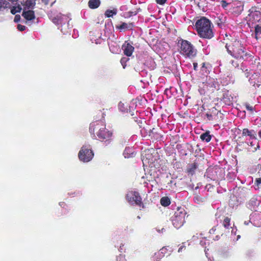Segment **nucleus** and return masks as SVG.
Masks as SVG:
<instances>
[{
  "mask_svg": "<svg viewBox=\"0 0 261 261\" xmlns=\"http://www.w3.org/2000/svg\"><path fill=\"white\" fill-rule=\"evenodd\" d=\"M129 60V59L128 58H122L121 60H120V62H121V65H122L123 66V68H125V67H126V62Z\"/></svg>",
  "mask_w": 261,
  "mask_h": 261,
  "instance_id": "33",
  "label": "nucleus"
},
{
  "mask_svg": "<svg viewBox=\"0 0 261 261\" xmlns=\"http://www.w3.org/2000/svg\"><path fill=\"white\" fill-rule=\"evenodd\" d=\"M186 212L184 208L178 207L171 217L172 225L176 228L181 227L185 222Z\"/></svg>",
  "mask_w": 261,
  "mask_h": 261,
  "instance_id": "3",
  "label": "nucleus"
},
{
  "mask_svg": "<svg viewBox=\"0 0 261 261\" xmlns=\"http://www.w3.org/2000/svg\"><path fill=\"white\" fill-rule=\"evenodd\" d=\"M240 236H238V238H240Z\"/></svg>",
  "mask_w": 261,
  "mask_h": 261,
  "instance_id": "63",
  "label": "nucleus"
},
{
  "mask_svg": "<svg viewBox=\"0 0 261 261\" xmlns=\"http://www.w3.org/2000/svg\"><path fill=\"white\" fill-rule=\"evenodd\" d=\"M261 172V165H260V169H259V172Z\"/></svg>",
  "mask_w": 261,
  "mask_h": 261,
  "instance_id": "59",
  "label": "nucleus"
},
{
  "mask_svg": "<svg viewBox=\"0 0 261 261\" xmlns=\"http://www.w3.org/2000/svg\"><path fill=\"white\" fill-rule=\"evenodd\" d=\"M21 8L19 7H13L11 10V12L13 14H15L17 12H20Z\"/></svg>",
  "mask_w": 261,
  "mask_h": 261,
  "instance_id": "34",
  "label": "nucleus"
},
{
  "mask_svg": "<svg viewBox=\"0 0 261 261\" xmlns=\"http://www.w3.org/2000/svg\"><path fill=\"white\" fill-rule=\"evenodd\" d=\"M230 219L228 217H226L224 219L223 221V226L226 228H228L230 226Z\"/></svg>",
  "mask_w": 261,
  "mask_h": 261,
  "instance_id": "31",
  "label": "nucleus"
},
{
  "mask_svg": "<svg viewBox=\"0 0 261 261\" xmlns=\"http://www.w3.org/2000/svg\"><path fill=\"white\" fill-rule=\"evenodd\" d=\"M209 241L205 238L201 240L200 242V244L205 248L206 247V245H209Z\"/></svg>",
  "mask_w": 261,
  "mask_h": 261,
  "instance_id": "32",
  "label": "nucleus"
},
{
  "mask_svg": "<svg viewBox=\"0 0 261 261\" xmlns=\"http://www.w3.org/2000/svg\"><path fill=\"white\" fill-rule=\"evenodd\" d=\"M197 167H198V165L196 163H193L191 164H189L187 167V172L189 174H191V175H192L195 173V171H196V169L197 168Z\"/></svg>",
  "mask_w": 261,
  "mask_h": 261,
  "instance_id": "19",
  "label": "nucleus"
},
{
  "mask_svg": "<svg viewBox=\"0 0 261 261\" xmlns=\"http://www.w3.org/2000/svg\"><path fill=\"white\" fill-rule=\"evenodd\" d=\"M231 63L232 65V66L234 67H237L239 66V63L236 62L235 61H231Z\"/></svg>",
  "mask_w": 261,
  "mask_h": 261,
  "instance_id": "43",
  "label": "nucleus"
},
{
  "mask_svg": "<svg viewBox=\"0 0 261 261\" xmlns=\"http://www.w3.org/2000/svg\"><path fill=\"white\" fill-rule=\"evenodd\" d=\"M249 137H250V140H252L254 141L255 142H257L256 134L254 130L252 134H251V135Z\"/></svg>",
  "mask_w": 261,
  "mask_h": 261,
  "instance_id": "36",
  "label": "nucleus"
},
{
  "mask_svg": "<svg viewBox=\"0 0 261 261\" xmlns=\"http://www.w3.org/2000/svg\"><path fill=\"white\" fill-rule=\"evenodd\" d=\"M22 15L28 20H32L35 17L34 12L32 10H27V8L23 10Z\"/></svg>",
  "mask_w": 261,
  "mask_h": 261,
  "instance_id": "16",
  "label": "nucleus"
},
{
  "mask_svg": "<svg viewBox=\"0 0 261 261\" xmlns=\"http://www.w3.org/2000/svg\"><path fill=\"white\" fill-rule=\"evenodd\" d=\"M152 261H154V258L152 259ZM156 261H161L160 260H158Z\"/></svg>",
  "mask_w": 261,
  "mask_h": 261,
  "instance_id": "61",
  "label": "nucleus"
},
{
  "mask_svg": "<svg viewBox=\"0 0 261 261\" xmlns=\"http://www.w3.org/2000/svg\"><path fill=\"white\" fill-rule=\"evenodd\" d=\"M260 199L257 196H253L247 203V207L251 211H256V208L259 205Z\"/></svg>",
  "mask_w": 261,
  "mask_h": 261,
  "instance_id": "12",
  "label": "nucleus"
},
{
  "mask_svg": "<svg viewBox=\"0 0 261 261\" xmlns=\"http://www.w3.org/2000/svg\"><path fill=\"white\" fill-rule=\"evenodd\" d=\"M211 25V21L205 17L201 18L195 23V27L199 35L206 39H211L214 36Z\"/></svg>",
  "mask_w": 261,
  "mask_h": 261,
  "instance_id": "1",
  "label": "nucleus"
},
{
  "mask_svg": "<svg viewBox=\"0 0 261 261\" xmlns=\"http://www.w3.org/2000/svg\"><path fill=\"white\" fill-rule=\"evenodd\" d=\"M236 231H237V228H232L231 233L232 234H234L235 235L236 233Z\"/></svg>",
  "mask_w": 261,
  "mask_h": 261,
  "instance_id": "47",
  "label": "nucleus"
},
{
  "mask_svg": "<svg viewBox=\"0 0 261 261\" xmlns=\"http://www.w3.org/2000/svg\"><path fill=\"white\" fill-rule=\"evenodd\" d=\"M42 1L44 2L45 3V4H47V2H46V0H42Z\"/></svg>",
  "mask_w": 261,
  "mask_h": 261,
  "instance_id": "57",
  "label": "nucleus"
},
{
  "mask_svg": "<svg viewBox=\"0 0 261 261\" xmlns=\"http://www.w3.org/2000/svg\"><path fill=\"white\" fill-rule=\"evenodd\" d=\"M237 97L234 96L232 93L229 91H224L223 94L222 100L225 105L230 106L233 101L236 100Z\"/></svg>",
  "mask_w": 261,
  "mask_h": 261,
  "instance_id": "11",
  "label": "nucleus"
},
{
  "mask_svg": "<svg viewBox=\"0 0 261 261\" xmlns=\"http://www.w3.org/2000/svg\"><path fill=\"white\" fill-rule=\"evenodd\" d=\"M100 133L101 134L100 136L99 135L97 136L98 139L103 142L106 145L109 144L112 140V132L107 129L105 125V126L102 128L101 132Z\"/></svg>",
  "mask_w": 261,
  "mask_h": 261,
  "instance_id": "9",
  "label": "nucleus"
},
{
  "mask_svg": "<svg viewBox=\"0 0 261 261\" xmlns=\"http://www.w3.org/2000/svg\"><path fill=\"white\" fill-rule=\"evenodd\" d=\"M221 3L222 7L223 8H226L228 5V3L225 1H224V0H222Z\"/></svg>",
  "mask_w": 261,
  "mask_h": 261,
  "instance_id": "41",
  "label": "nucleus"
},
{
  "mask_svg": "<svg viewBox=\"0 0 261 261\" xmlns=\"http://www.w3.org/2000/svg\"><path fill=\"white\" fill-rule=\"evenodd\" d=\"M48 16L54 24L57 25H61L62 28L60 29V27H59V29L61 30V31L64 34L68 33V30L69 29V21L70 19H69L68 16L62 15L61 13L54 15L49 14Z\"/></svg>",
  "mask_w": 261,
  "mask_h": 261,
  "instance_id": "2",
  "label": "nucleus"
},
{
  "mask_svg": "<svg viewBox=\"0 0 261 261\" xmlns=\"http://www.w3.org/2000/svg\"><path fill=\"white\" fill-rule=\"evenodd\" d=\"M17 29L20 31H23L25 30L26 27L24 25L19 24H18V25H17Z\"/></svg>",
  "mask_w": 261,
  "mask_h": 261,
  "instance_id": "38",
  "label": "nucleus"
},
{
  "mask_svg": "<svg viewBox=\"0 0 261 261\" xmlns=\"http://www.w3.org/2000/svg\"><path fill=\"white\" fill-rule=\"evenodd\" d=\"M117 261H126L124 256L120 255L117 257Z\"/></svg>",
  "mask_w": 261,
  "mask_h": 261,
  "instance_id": "39",
  "label": "nucleus"
},
{
  "mask_svg": "<svg viewBox=\"0 0 261 261\" xmlns=\"http://www.w3.org/2000/svg\"><path fill=\"white\" fill-rule=\"evenodd\" d=\"M193 200L195 203L198 204H201L204 202V201H205V198L204 197H202L201 196L197 194L195 191Z\"/></svg>",
  "mask_w": 261,
  "mask_h": 261,
  "instance_id": "18",
  "label": "nucleus"
},
{
  "mask_svg": "<svg viewBox=\"0 0 261 261\" xmlns=\"http://www.w3.org/2000/svg\"><path fill=\"white\" fill-rule=\"evenodd\" d=\"M204 252H205V254L206 256L207 257H208V256H207V250H206V249H205V250H204Z\"/></svg>",
  "mask_w": 261,
  "mask_h": 261,
  "instance_id": "55",
  "label": "nucleus"
},
{
  "mask_svg": "<svg viewBox=\"0 0 261 261\" xmlns=\"http://www.w3.org/2000/svg\"><path fill=\"white\" fill-rule=\"evenodd\" d=\"M134 24L133 23H127L125 22H122L119 25L116 26V28L120 30L121 31H125L126 30H132Z\"/></svg>",
  "mask_w": 261,
  "mask_h": 261,
  "instance_id": "17",
  "label": "nucleus"
},
{
  "mask_svg": "<svg viewBox=\"0 0 261 261\" xmlns=\"http://www.w3.org/2000/svg\"><path fill=\"white\" fill-rule=\"evenodd\" d=\"M146 177L147 178V180H148V181H150L152 178V177H151V175H150V177L147 176Z\"/></svg>",
  "mask_w": 261,
  "mask_h": 261,
  "instance_id": "54",
  "label": "nucleus"
},
{
  "mask_svg": "<svg viewBox=\"0 0 261 261\" xmlns=\"http://www.w3.org/2000/svg\"><path fill=\"white\" fill-rule=\"evenodd\" d=\"M93 156V151L92 150L90 145L88 144L84 145L78 153L79 160L84 163L90 162L92 160Z\"/></svg>",
  "mask_w": 261,
  "mask_h": 261,
  "instance_id": "5",
  "label": "nucleus"
},
{
  "mask_svg": "<svg viewBox=\"0 0 261 261\" xmlns=\"http://www.w3.org/2000/svg\"><path fill=\"white\" fill-rule=\"evenodd\" d=\"M142 161L144 167L148 166L151 168L154 166L153 165V159L151 156L150 150L144 151L142 154Z\"/></svg>",
  "mask_w": 261,
  "mask_h": 261,
  "instance_id": "10",
  "label": "nucleus"
},
{
  "mask_svg": "<svg viewBox=\"0 0 261 261\" xmlns=\"http://www.w3.org/2000/svg\"><path fill=\"white\" fill-rule=\"evenodd\" d=\"M193 66H194V70H197V66H198L197 63H193Z\"/></svg>",
  "mask_w": 261,
  "mask_h": 261,
  "instance_id": "49",
  "label": "nucleus"
},
{
  "mask_svg": "<svg viewBox=\"0 0 261 261\" xmlns=\"http://www.w3.org/2000/svg\"><path fill=\"white\" fill-rule=\"evenodd\" d=\"M203 84L204 85L203 88L207 89L208 88L216 89L219 86L217 80L211 77H207L205 82Z\"/></svg>",
  "mask_w": 261,
  "mask_h": 261,
  "instance_id": "13",
  "label": "nucleus"
},
{
  "mask_svg": "<svg viewBox=\"0 0 261 261\" xmlns=\"http://www.w3.org/2000/svg\"><path fill=\"white\" fill-rule=\"evenodd\" d=\"M123 245H122V246H120V247H119V250L120 251V252H122V250H123Z\"/></svg>",
  "mask_w": 261,
  "mask_h": 261,
  "instance_id": "51",
  "label": "nucleus"
},
{
  "mask_svg": "<svg viewBox=\"0 0 261 261\" xmlns=\"http://www.w3.org/2000/svg\"><path fill=\"white\" fill-rule=\"evenodd\" d=\"M122 49L125 55L130 57L134 50V47L128 42L125 41L122 46Z\"/></svg>",
  "mask_w": 261,
  "mask_h": 261,
  "instance_id": "14",
  "label": "nucleus"
},
{
  "mask_svg": "<svg viewBox=\"0 0 261 261\" xmlns=\"http://www.w3.org/2000/svg\"><path fill=\"white\" fill-rule=\"evenodd\" d=\"M254 130H249L248 128H244L242 130V135L243 136H249L253 133Z\"/></svg>",
  "mask_w": 261,
  "mask_h": 261,
  "instance_id": "28",
  "label": "nucleus"
},
{
  "mask_svg": "<svg viewBox=\"0 0 261 261\" xmlns=\"http://www.w3.org/2000/svg\"><path fill=\"white\" fill-rule=\"evenodd\" d=\"M164 230V228H162V231H163Z\"/></svg>",
  "mask_w": 261,
  "mask_h": 261,
  "instance_id": "64",
  "label": "nucleus"
},
{
  "mask_svg": "<svg viewBox=\"0 0 261 261\" xmlns=\"http://www.w3.org/2000/svg\"><path fill=\"white\" fill-rule=\"evenodd\" d=\"M105 123L102 120H97L92 122L90 123L89 126V132L91 135H93V137H95V134L96 136L99 135H101L100 133L101 132L102 128L105 125Z\"/></svg>",
  "mask_w": 261,
  "mask_h": 261,
  "instance_id": "8",
  "label": "nucleus"
},
{
  "mask_svg": "<svg viewBox=\"0 0 261 261\" xmlns=\"http://www.w3.org/2000/svg\"><path fill=\"white\" fill-rule=\"evenodd\" d=\"M117 10L116 9H114L113 10H107L105 12V15L107 17H113L114 15H116L117 14Z\"/></svg>",
  "mask_w": 261,
  "mask_h": 261,
  "instance_id": "26",
  "label": "nucleus"
},
{
  "mask_svg": "<svg viewBox=\"0 0 261 261\" xmlns=\"http://www.w3.org/2000/svg\"><path fill=\"white\" fill-rule=\"evenodd\" d=\"M254 188L255 190L261 189V178H257L254 181Z\"/></svg>",
  "mask_w": 261,
  "mask_h": 261,
  "instance_id": "27",
  "label": "nucleus"
},
{
  "mask_svg": "<svg viewBox=\"0 0 261 261\" xmlns=\"http://www.w3.org/2000/svg\"><path fill=\"white\" fill-rule=\"evenodd\" d=\"M198 188V187H196L195 189V190H196Z\"/></svg>",
  "mask_w": 261,
  "mask_h": 261,
  "instance_id": "60",
  "label": "nucleus"
},
{
  "mask_svg": "<svg viewBox=\"0 0 261 261\" xmlns=\"http://www.w3.org/2000/svg\"><path fill=\"white\" fill-rule=\"evenodd\" d=\"M126 199L132 205H138L140 207L142 205V199L139 193L136 191H130L126 195Z\"/></svg>",
  "mask_w": 261,
  "mask_h": 261,
  "instance_id": "7",
  "label": "nucleus"
},
{
  "mask_svg": "<svg viewBox=\"0 0 261 261\" xmlns=\"http://www.w3.org/2000/svg\"><path fill=\"white\" fill-rule=\"evenodd\" d=\"M157 231H158V232H160V230L159 229H157Z\"/></svg>",
  "mask_w": 261,
  "mask_h": 261,
  "instance_id": "62",
  "label": "nucleus"
},
{
  "mask_svg": "<svg viewBox=\"0 0 261 261\" xmlns=\"http://www.w3.org/2000/svg\"><path fill=\"white\" fill-rule=\"evenodd\" d=\"M136 154V151L134 148L127 147H126L124 152L123 155L125 158H130L134 157Z\"/></svg>",
  "mask_w": 261,
  "mask_h": 261,
  "instance_id": "15",
  "label": "nucleus"
},
{
  "mask_svg": "<svg viewBox=\"0 0 261 261\" xmlns=\"http://www.w3.org/2000/svg\"><path fill=\"white\" fill-rule=\"evenodd\" d=\"M230 46H228L227 44H226L225 47L227 52L230 54L232 57L236 59L243 58L244 55H245L244 49L241 46L239 41H235L234 45L232 46V50L229 48Z\"/></svg>",
  "mask_w": 261,
  "mask_h": 261,
  "instance_id": "6",
  "label": "nucleus"
},
{
  "mask_svg": "<svg viewBox=\"0 0 261 261\" xmlns=\"http://www.w3.org/2000/svg\"><path fill=\"white\" fill-rule=\"evenodd\" d=\"M206 116L209 120H211L212 119L213 116L211 114L207 113L206 114Z\"/></svg>",
  "mask_w": 261,
  "mask_h": 261,
  "instance_id": "44",
  "label": "nucleus"
},
{
  "mask_svg": "<svg viewBox=\"0 0 261 261\" xmlns=\"http://www.w3.org/2000/svg\"><path fill=\"white\" fill-rule=\"evenodd\" d=\"M19 19H20V16H19L16 15V16H15L14 21H15V22H18V21L19 20Z\"/></svg>",
  "mask_w": 261,
  "mask_h": 261,
  "instance_id": "45",
  "label": "nucleus"
},
{
  "mask_svg": "<svg viewBox=\"0 0 261 261\" xmlns=\"http://www.w3.org/2000/svg\"><path fill=\"white\" fill-rule=\"evenodd\" d=\"M167 249L166 247H163L160 250V252H158V255H161V254H162V256H164L165 254L166 253V251H167Z\"/></svg>",
  "mask_w": 261,
  "mask_h": 261,
  "instance_id": "37",
  "label": "nucleus"
},
{
  "mask_svg": "<svg viewBox=\"0 0 261 261\" xmlns=\"http://www.w3.org/2000/svg\"><path fill=\"white\" fill-rule=\"evenodd\" d=\"M214 172L216 173V171L213 168H208L206 170L205 176L211 179L215 180L216 177Z\"/></svg>",
  "mask_w": 261,
  "mask_h": 261,
  "instance_id": "21",
  "label": "nucleus"
},
{
  "mask_svg": "<svg viewBox=\"0 0 261 261\" xmlns=\"http://www.w3.org/2000/svg\"><path fill=\"white\" fill-rule=\"evenodd\" d=\"M100 4V0H90L88 2V6L91 9L97 8Z\"/></svg>",
  "mask_w": 261,
  "mask_h": 261,
  "instance_id": "20",
  "label": "nucleus"
},
{
  "mask_svg": "<svg viewBox=\"0 0 261 261\" xmlns=\"http://www.w3.org/2000/svg\"><path fill=\"white\" fill-rule=\"evenodd\" d=\"M180 53L187 58L192 59L196 56L197 50L190 42L182 40L180 43Z\"/></svg>",
  "mask_w": 261,
  "mask_h": 261,
  "instance_id": "4",
  "label": "nucleus"
},
{
  "mask_svg": "<svg viewBox=\"0 0 261 261\" xmlns=\"http://www.w3.org/2000/svg\"><path fill=\"white\" fill-rule=\"evenodd\" d=\"M167 0H156V2L160 5H163L166 2Z\"/></svg>",
  "mask_w": 261,
  "mask_h": 261,
  "instance_id": "42",
  "label": "nucleus"
},
{
  "mask_svg": "<svg viewBox=\"0 0 261 261\" xmlns=\"http://www.w3.org/2000/svg\"><path fill=\"white\" fill-rule=\"evenodd\" d=\"M160 203L164 206H167L170 205L171 202L170 199L168 197H164L161 199Z\"/></svg>",
  "mask_w": 261,
  "mask_h": 261,
  "instance_id": "25",
  "label": "nucleus"
},
{
  "mask_svg": "<svg viewBox=\"0 0 261 261\" xmlns=\"http://www.w3.org/2000/svg\"><path fill=\"white\" fill-rule=\"evenodd\" d=\"M245 107H246V109L248 111H249L250 112L253 111V109H254L253 107L252 106H251L250 105L247 103L245 105Z\"/></svg>",
  "mask_w": 261,
  "mask_h": 261,
  "instance_id": "40",
  "label": "nucleus"
},
{
  "mask_svg": "<svg viewBox=\"0 0 261 261\" xmlns=\"http://www.w3.org/2000/svg\"><path fill=\"white\" fill-rule=\"evenodd\" d=\"M255 38L256 40L261 38V25H256L255 27Z\"/></svg>",
  "mask_w": 261,
  "mask_h": 261,
  "instance_id": "22",
  "label": "nucleus"
},
{
  "mask_svg": "<svg viewBox=\"0 0 261 261\" xmlns=\"http://www.w3.org/2000/svg\"><path fill=\"white\" fill-rule=\"evenodd\" d=\"M258 143L259 142L257 140V142H255L254 141H252L250 142V146L251 147H253L256 143V146L254 147V151H256L257 150V149L259 148V145Z\"/></svg>",
  "mask_w": 261,
  "mask_h": 261,
  "instance_id": "30",
  "label": "nucleus"
},
{
  "mask_svg": "<svg viewBox=\"0 0 261 261\" xmlns=\"http://www.w3.org/2000/svg\"><path fill=\"white\" fill-rule=\"evenodd\" d=\"M248 223H249V222H246V221H245V222H244V224H245V225H248Z\"/></svg>",
  "mask_w": 261,
  "mask_h": 261,
  "instance_id": "56",
  "label": "nucleus"
},
{
  "mask_svg": "<svg viewBox=\"0 0 261 261\" xmlns=\"http://www.w3.org/2000/svg\"><path fill=\"white\" fill-rule=\"evenodd\" d=\"M211 136L210 135V133L208 132L203 133L200 136V139L206 142H210L211 140Z\"/></svg>",
  "mask_w": 261,
  "mask_h": 261,
  "instance_id": "23",
  "label": "nucleus"
},
{
  "mask_svg": "<svg viewBox=\"0 0 261 261\" xmlns=\"http://www.w3.org/2000/svg\"><path fill=\"white\" fill-rule=\"evenodd\" d=\"M110 49L112 53L115 52V50L114 49H113L112 46H110Z\"/></svg>",
  "mask_w": 261,
  "mask_h": 261,
  "instance_id": "52",
  "label": "nucleus"
},
{
  "mask_svg": "<svg viewBox=\"0 0 261 261\" xmlns=\"http://www.w3.org/2000/svg\"><path fill=\"white\" fill-rule=\"evenodd\" d=\"M218 18L219 19L220 22H217L218 25L219 27H222V25H223V23L225 21V18L223 17V16L220 15V16H219Z\"/></svg>",
  "mask_w": 261,
  "mask_h": 261,
  "instance_id": "35",
  "label": "nucleus"
},
{
  "mask_svg": "<svg viewBox=\"0 0 261 261\" xmlns=\"http://www.w3.org/2000/svg\"><path fill=\"white\" fill-rule=\"evenodd\" d=\"M185 248V246L184 245L181 246L178 249V252H180L182 251L183 248Z\"/></svg>",
  "mask_w": 261,
  "mask_h": 261,
  "instance_id": "48",
  "label": "nucleus"
},
{
  "mask_svg": "<svg viewBox=\"0 0 261 261\" xmlns=\"http://www.w3.org/2000/svg\"><path fill=\"white\" fill-rule=\"evenodd\" d=\"M216 230V229L215 227H214L211 229H210V233H214Z\"/></svg>",
  "mask_w": 261,
  "mask_h": 261,
  "instance_id": "46",
  "label": "nucleus"
},
{
  "mask_svg": "<svg viewBox=\"0 0 261 261\" xmlns=\"http://www.w3.org/2000/svg\"><path fill=\"white\" fill-rule=\"evenodd\" d=\"M59 205L61 206V207H64V206L65 205V203L63 202H60L59 203Z\"/></svg>",
  "mask_w": 261,
  "mask_h": 261,
  "instance_id": "50",
  "label": "nucleus"
},
{
  "mask_svg": "<svg viewBox=\"0 0 261 261\" xmlns=\"http://www.w3.org/2000/svg\"><path fill=\"white\" fill-rule=\"evenodd\" d=\"M208 261H213V260L212 259H211L210 258H208Z\"/></svg>",
  "mask_w": 261,
  "mask_h": 261,
  "instance_id": "58",
  "label": "nucleus"
},
{
  "mask_svg": "<svg viewBox=\"0 0 261 261\" xmlns=\"http://www.w3.org/2000/svg\"><path fill=\"white\" fill-rule=\"evenodd\" d=\"M8 3L5 0H0V10H3L7 7Z\"/></svg>",
  "mask_w": 261,
  "mask_h": 261,
  "instance_id": "29",
  "label": "nucleus"
},
{
  "mask_svg": "<svg viewBox=\"0 0 261 261\" xmlns=\"http://www.w3.org/2000/svg\"><path fill=\"white\" fill-rule=\"evenodd\" d=\"M258 136L259 138L261 139V129H260L258 133Z\"/></svg>",
  "mask_w": 261,
  "mask_h": 261,
  "instance_id": "53",
  "label": "nucleus"
},
{
  "mask_svg": "<svg viewBox=\"0 0 261 261\" xmlns=\"http://www.w3.org/2000/svg\"><path fill=\"white\" fill-rule=\"evenodd\" d=\"M118 107L119 110L122 112H125L127 111L128 105L126 103H123V102L120 101L118 103Z\"/></svg>",
  "mask_w": 261,
  "mask_h": 261,
  "instance_id": "24",
  "label": "nucleus"
}]
</instances>
